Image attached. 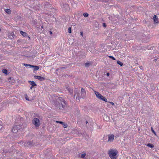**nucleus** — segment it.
<instances>
[{"label": "nucleus", "instance_id": "30", "mask_svg": "<svg viewBox=\"0 0 159 159\" xmlns=\"http://www.w3.org/2000/svg\"><path fill=\"white\" fill-rule=\"evenodd\" d=\"M85 155H86L85 153L83 154H81L80 157L81 158H83L85 157Z\"/></svg>", "mask_w": 159, "mask_h": 159}, {"label": "nucleus", "instance_id": "18", "mask_svg": "<svg viewBox=\"0 0 159 159\" xmlns=\"http://www.w3.org/2000/svg\"><path fill=\"white\" fill-rule=\"evenodd\" d=\"M20 128H21V125H15V128H16V129L18 131L20 129Z\"/></svg>", "mask_w": 159, "mask_h": 159}, {"label": "nucleus", "instance_id": "44", "mask_svg": "<svg viewBox=\"0 0 159 159\" xmlns=\"http://www.w3.org/2000/svg\"><path fill=\"white\" fill-rule=\"evenodd\" d=\"M38 26H37V28H38V29H39L40 28V26L38 25Z\"/></svg>", "mask_w": 159, "mask_h": 159}, {"label": "nucleus", "instance_id": "19", "mask_svg": "<svg viewBox=\"0 0 159 159\" xmlns=\"http://www.w3.org/2000/svg\"><path fill=\"white\" fill-rule=\"evenodd\" d=\"M20 34L24 36L25 37L26 35V33L25 32H23L22 31H20Z\"/></svg>", "mask_w": 159, "mask_h": 159}, {"label": "nucleus", "instance_id": "7", "mask_svg": "<svg viewBox=\"0 0 159 159\" xmlns=\"http://www.w3.org/2000/svg\"><path fill=\"white\" fill-rule=\"evenodd\" d=\"M34 77L35 79L39 80L41 81H44L45 80V79L44 77H41L40 76L35 75Z\"/></svg>", "mask_w": 159, "mask_h": 159}, {"label": "nucleus", "instance_id": "31", "mask_svg": "<svg viewBox=\"0 0 159 159\" xmlns=\"http://www.w3.org/2000/svg\"><path fill=\"white\" fill-rule=\"evenodd\" d=\"M108 57L110 58H111L113 60H116L115 58L113 56H109Z\"/></svg>", "mask_w": 159, "mask_h": 159}, {"label": "nucleus", "instance_id": "27", "mask_svg": "<svg viewBox=\"0 0 159 159\" xmlns=\"http://www.w3.org/2000/svg\"><path fill=\"white\" fill-rule=\"evenodd\" d=\"M89 63L88 62H86L85 63V65L86 67H88L89 66Z\"/></svg>", "mask_w": 159, "mask_h": 159}, {"label": "nucleus", "instance_id": "36", "mask_svg": "<svg viewBox=\"0 0 159 159\" xmlns=\"http://www.w3.org/2000/svg\"><path fill=\"white\" fill-rule=\"evenodd\" d=\"M109 102L110 103L111 105H114V102Z\"/></svg>", "mask_w": 159, "mask_h": 159}, {"label": "nucleus", "instance_id": "51", "mask_svg": "<svg viewBox=\"0 0 159 159\" xmlns=\"http://www.w3.org/2000/svg\"><path fill=\"white\" fill-rule=\"evenodd\" d=\"M142 66H141V69H142Z\"/></svg>", "mask_w": 159, "mask_h": 159}, {"label": "nucleus", "instance_id": "1", "mask_svg": "<svg viewBox=\"0 0 159 159\" xmlns=\"http://www.w3.org/2000/svg\"><path fill=\"white\" fill-rule=\"evenodd\" d=\"M118 153L116 149H110L108 151V154L111 159H116V155Z\"/></svg>", "mask_w": 159, "mask_h": 159}, {"label": "nucleus", "instance_id": "9", "mask_svg": "<svg viewBox=\"0 0 159 159\" xmlns=\"http://www.w3.org/2000/svg\"><path fill=\"white\" fill-rule=\"evenodd\" d=\"M59 102L66 103V102L61 97H59L58 99Z\"/></svg>", "mask_w": 159, "mask_h": 159}, {"label": "nucleus", "instance_id": "23", "mask_svg": "<svg viewBox=\"0 0 159 159\" xmlns=\"http://www.w3.org/2000/svg\"><path fill=\"white\" fill-rule=\"evenodd\" d=\"M62 125H63V127L64 128H66L67 127V125L66 123L64 122L63 124Z\"/></svg>", "mask_w": 159, "mask_h": 159}, {"label": "nucleus", "instance_id": "39", "mask_svg": "<svg viewBox=\"0 0 159 159\" xmlns=\"http://www.w3.org/2000/svg\"><path fill=\"white\" fill-rule=\"evenodd\" d=\"M80 35L82 36H83V33L82 32H80Z\"/></svg>", "mask_w": 159, "mask_h": 159}, {"label": "nucleus", "instance_id": "20", "mask_svg": "<svg viewBox=\"0 0 159 159\" xmlns=\"http://www.w3.org/2000/svg\"><path fill=\"white\" fill-rule=\"evenodd\" d=\"M66 89L69 91V93L70 94H72L73 93V90L72 89H70L68 88V87L66 88Z\"/></svg>", "mask_w": 159, "mask_h": 159}, {"label": "nucleus", "instance_id": "3", "mask_svg": "<svg viewBox=\"0 0 159 159\" xmlns=\"http://www.w3.org/2000/svg\"><path fill=\"white\" fill-rule=\"evenodd\" d=\"M86 95V91L84 89L82 88L81 89V93H79V95H77L76 97V99H77L78 98V99L80 98H84L85 97Z\"/></svg>", "mask_w": 159, "mask_h": 159}, {"label": "nucleus", "instance_id": "29", "mask_svg": "<svg viewBox=\"0 0 159 159\" xmlns=\"http://www.w3.org/2000/svg\"><path fill=\"white\" fill-rule=\"evenodd\" d=\"M21 125V128H20V129H23L25 128V126H26V125L25 124L24 125Z\"/></svg>", "mask_w": 159, "mask_h": 159}, {"label": "nucleus", "instance_id": "42", "mask_svg": "<svg viewBox=\"0 0 159 159\" xmlns=\"http://www.w3.org/2000/svg\"><path fill=\"white\" fill-rule=\"evenodd\" d=\"M10 38L11 39H12L13 38V36L12 35H11V36L10 37Z\"/></svg>", "mask_w": 159, "mask_h": 159}, {"label": "nucleus", "instance_id": "35", "mask_svg": "<svg viewBox=\"0 0 159 159\" xmlns=\"http://www.w3.org/2000/svg\"><path fill=\"white\" fill-rule=\"evenodd\" d=\"M103 97V96L102 95H101L100 97L99 98V99H100L102 100Z\"/></svg>", "mask_w": 159, "mask_h": 159}, {"label": "nucleus", "instance_id": "6", "mask_svg": "<svg viewBox=\"0 0 159 159\" xmlns=\"http://www.w3.org/2000/svg\"><path fill=\"white\" fill-rule=\"evenodd\" d=\"M33 145V142L32 141H29L26 142L24 144V147H30Z\"/></svg>", "mask_w": 159, "mask_h": 159}, {"label": "nucleus", "instance_id": "28", "mask_svg": "<svg viewBox=\"0 0 159 159\" xmlns=\"http://www.w3.org/2000/svg\"><path fill=\"white\" fill-rule=\"evenodd\" d=\"M68 33L70 34L71 33V27H69L68 28Z\"/></svg>", "mask_w": 159, "mask_h": 159}, {"label": "nucleus", "instance_id": "21", "mask_svg": "<svg viewBox=\"0 0 159 159\" xmlns=\"http://www.w3.org/2000/svg\"><path fill=\"white\" fill-rule=\"evenodd\" d=\"M117 63L120 66H122L123 65V64L120 61H117Z\"/></svg>", "mask_w": 159, "mask_h": 159}, {"label": "nucleus", "instance_id": "25", "mask_svg": "<svg viewBox=\"0 0 159 159\" xmlns=\"http://www.w3.org/2000/svg\"><path fill=\"white\" fill-rule=\"evenodd\" d=\"M83 15L85 17H87L89 16V14L87 13H84L83 14Z\"/></svg>", "mask_w": 159, "mask_h": 159}, {"label": "nucleus", "instance_id": "10", "mask_svg": "<svg viewBox=\"0 0 159 159\" xmlns=\"http://www.w3.org/2000/svg\"><path fill=\"white\" fill-rule=\"evenodd\" d=\"M30 67H31L34 68V71H36L37 70H38L39 69V66H34V65H30Z\"/></svg>", "mask_w": 159, "mask_h": 159}, {"label": "nucleus", "instance_id": "41", "mask_svg": "<svg viewBox=\"0 0 159 159\" xmlns=\"http://www.w3.org/2000/svg\"><path fill=\"white\" fill-rule=\"evenodd\" d=\"M110 75V74L109 73H107V76H109Z\"/></svg>", "mask_w": 159, "mask_h": 159}, {"label": "nucleus", "instance_id": "26", "mask_svg": "<svg viewBox=\"0 0 159 159\" xmlns=\"http://www.w3.org/2000/svg\"><path fill=\"white\" fill-rule=\"evenodd\" d=\"M102 100V101H105V102H107V99L105 97H104V96L103 97Z\"/></svg>", "mask_w": 159, "mask_h": 159}, {"label": "nucleus", "instance_id": "2", "mask_svg": "<svg viewBox=\"0 0 159 159\" xmlns=\"http://www.w3.org/2000/svg\"><path fill=\"white\" fill-rule=\"evenodd\" d=\"M32 123L35 126L36 129H38L41 125L40 120L37 118H34L32 120Z\"/></svg>", "mask_w": 159, "mask_h": 159}, {"label": "nucleus", "instance_id": "47", "mask_svg": "<svg viewBox=\"0 0 159 159\" xmlns=\"http://www.w3.org/2000/svg\"><path fill=\"white\" fill-rule=\"evenodd\" d=\"M158 48L159 49V44H158Z\"/></svg>", "mask_w": 159, "mask_h": 159}, {"label": "nucleus", "instance_id": "14", "mask_svg": "<svg viewBox=\"0 0 159 159\" xmlns=\"http://www.w3.org/2000/svg\"><path fill=\"white\" fill-rule=\"evenodd\" d=\"M5 128L4 125L2 124V122L0 120V130Z\"/></svg>", "mask_w": 159, "mask_h": 159}, {"label": "nucleus", "instance_id": "49", "mask_svg": "<svg viewBox=\"0 0 159 159\" xmlns=\"http://www.w3.org/2000/svg\"><path fill=\"white\" fill-rule=\"evenodd\" d=\"M11 79V77H9V80Z\"/></svg>", "mask_w": 159, "mask_h": 159}, {"label": "nucleus", "instance_id": "37", "mask_svg": "<svg viewBox=\"0 0 159 159\" xmlns=\"http://www.w3.org/2000/svg\"><path fill=\"white\" fill-rule=\"evenodd\" d=\"M106 24L105 23H103V26H104V27H106Z\"/></svg>", "mask_w": 159, "mask_h": 159}, {"label": "nucleus", "instance_id": "33", "mask_svg": "<svg viewBox=\"0 0 159 159\" xmlns=\"http://www.w3.org/2000/svg\"><path fill=\"white\" fill-rule=\"evenodd\" d=\"M151 130L152 131V132L155 134H156V132H155L154 131V130H153V128L152 127L151 128Z\"/></svg>", "mask_w": 159, "mask_h": 159}, {"label": "nucleus", "instance_id": "45", "mask_svg": "<svg viewBox=\"0 0 159 159\" xmlns=\"http://www.w3.org/2000/svg\"><path fill=\"white\" fill-rule=\"evenodd\" d=\"M60 121H56V122L57 123H59V122Z\"/></svg>", "mask_w": 159, "mask_h": 159}, {"label": "nucleus", "instance_id": "43", "mask_svg": "<svg viewBox=\"0 0 159 159\" xmlns=\"http://www.w3.org/2000/svg\"><path fill=\"white\" fill-rule=\"evenodd\" d=\"M33 87H32V86H31L30 88V89H32Z\"/></svg>", "mask_w": 159, "mask_h": 159}, {"label": "nucleus", "instance_id": "46", "mask_svg": "<svg viewBox=\"0 0 159 159\" xmlns=\"http://www.w3.org/2000/svg\"><path fill=\"white\" fill-rule=\"evenodd\" d=\"M50 33L51 34H52V32L51 31H50Z\"/></svg>", "mask_w": 159, "mask_h": 159}, {"label": "nucleus", "instance_id": "4", "mask_svg": "<svg viewBox=\"0 0 159 159\" xmlns=\"http://www.w3.org/2000/svg\"><path fill=\"white\" fill-rule=\"evenodd\" d=\"M66 103L59 102V104L57 105V107L59 108L60 109L62 110L66 107Z\"/></svg>", "mask_w": 159, "mask_h": 159}, {"label": "nucleus", "instance_id": "40", "mask_svg": "<svg viewBox=\"0 0 159 159\" xmlns=\"http://www.w3.org/2000/svg\"><path fill=\"white\" fill-rule=\"evenodd\" d=\"M65 68H65V67H60V69H65Z\"/></svg>", "mask_w": 159, "mask_h": 159}, {"label": "nucleus", "instance_id": "11", "mask_svg": "<svg viewBox=\"0 0 159 159\" xmlns=\"http://www.w3.org/2000/svg\"><path fill=\"white\" fill-rule=\"evenodd\" d=\"M28 82L31 85L32 87H34L37 85L36 84L34 81H29Z\"/></svg>", "mask_w": 159, "mask_h": 159}, {"label": "nucleus", "instance_id": "48", "mask_svg": "<svg viewBox=\"0 0 159 159\" xmlns=\"http://www.w3.org/2000/svg\"><path fill=\"white\" fill-rule=\"evenodd\" d=\"M86 124H87L88 123L87 121H86Z\"/></svg>", "mask_w": 159, "mask_h": 159}, {"label": "nucleus", "instance_id": "17", "mask_svg": "<svg viewBox=\"0 0 159 159\" xmlns=\"http://www.w3.org/2000/svg\"><path fill=\"white\" fill-rule=\"evenodd\" d=\"M150 93L151 95H154V93H155V90L154 89H152L151 90H149Z\"/></svg>", "mask_w": 159, "mask_h": 159}, {"label": "nucleus", "instance_id": "50", "mask_svg": "<svg viewBox=\"0 0 159 159\" xmlns=\"http://www.w3.org/2000/svg\"><path fill=\"white\" fill-rule=\"evenodd\" d=\"M41 28H43V26H41Z\"/></svg>", "mask_w": 159, "mask_h": 159}, {"label": "nucleus", "instance_id": "8", "mask_svg": "<svg viewBox=\"0 0 159 159\" xmlns=\"http://www.w3.org/2000/svg\"><path fill=\"white\" fill-rule=\"evenodd\" d=\"M74 93H75V95H74V98H75L76 99V97L77 96V95H79V91L77 89L75 88V91H74Z\"/></svg>", "mask_w": 159, "mask_h": 159}, {"label": "nucleus", "instance_id": "12", "mask_svg": "<svg viewBox=\"0 0 159 159\" xmlns=\"http://www.w3.org/2000/svg\"><path fill=\"white\" fill-rule=\"evenodd\" d=\"M95 94L96 95L97 98H99L101 96V94L99 93V92L97 91H94Z\"/></svg>", "mask_w": 159, "mask_h": 159}, {"label": "nucleus", "instance_id": "16", "mask_svg": "<svg viewBox=\"0 0 159 159\" xmlns=\"http://www.w3.org/2000/svg\"><path fill=\"white\" fill-rule=\"evenodd\" d=\"M153 19L155 23H157L158 22V19L157 18V16L156 15H154L153 16Z\"/></svg>", "mask_w": 159, "mask_h": 159}, {"label": "nucleus", "instance_id": "24", "mask_svg": "<svg viewBox=\"0 0 159 159\" xmlns=\"http://www.w3.org/2000/svg\"><path fill=\"white\" fill-rule=\"evenodd\" d=\"M2 72L6 74H7V70L6 69H4L2 70Z\"/></svg>", "mask_w": 159, "mask_h": 159}, {"label": "nucleus", "instance_id": "22", "mask_svg": "<svg viewBox=\"0 0 159 159\" xmlns=\"http://www.w3.org/2000/svg\"><path fill=\"white\" fill-rule=\"evenodd\" d=\"M147 146L151 148H153L154 146L153 144L151 143L148 144L147 145Z\"/></svg>", "mask_w": 159, "mask_h": 159}, {"label": "nucleus", "instance_id": "32", "mask_svg": "<svg viewBox=\"0 0 159 159\" xmlns=\"http://www.w3.org/2000/svg\"><path fill=\"white\" fill-rule=\"evenodd\" d=\"M24 66H30V65H31L27 64H24Z\"/></svg>", "mask_w": 159, "mask_h": 159}, {"label": "nucleus", "instance_id": "13", "mask_svg": "<svg viewBox=\"0 0 159 159\" xmlns=\"http://www.w3.org/2000/svg\"><path fill=\"white\" fill-rule=\"evenodd\" d=\"M12 132L14 133H16L18 132V130L16 129V128H15V126H14L11 129Z\"/></svg>", "mask_w": 159, "mask_h": 159}, {"label": "nucleus", "instance_id": "5", "mask_svg": "<svg viewBox=\"0 0 159 159\" xmlns=\"http://www.w3.org/2000/svg\"><path fill=\"white\" fill-rule=\"evenodd\" d=\"M108 139L107 140L108 142H112L114 139V135L113 134H109L108 135Z\"/></svg>", "mask_w": 159, "mask_h": 159}, {"label": "nucleus", "instance_id": "15", "mask_svg": "<svg viewBox=\"0 0 159 159\" xmlns=\"http://www.w3.org/2000/svg\"><path fill=\"white\" fill-rule=\"evenodd\" d=\"M5 11L8 14H10L11 13V11L10 9H6L5 10Z\"/></svg>", "mask_w": 159, "mask_h": 159}, {"label": "nucleus", "instance_id": "34", "mask_svg": "<svg viewBox=\"0 0 159 159\" xmlns=\"http://www.w3.org/2000/svg\"><path fill=\"white\" fill-rule=\"evenodd\" d=\"M25 99L27 100H29L27 95H26V96H25Z\"/></svg>", "mask_w": 159, "mask_h": 159}, {"label": "nucleus", "instance_id": "38", "mask_svg": "<svg viewBox=\"0 0 159 159\" xmlns=\"http://www.w3.org/2000/svg\"><path fill=\"white\" fill-rule=\"evenodd\" d=\"M63 122H62V121H60L59 122V123L60 124H63Z\"/></svg>", "mask_w": 159, "mask_h": 159}]
</instances>
